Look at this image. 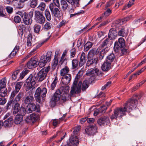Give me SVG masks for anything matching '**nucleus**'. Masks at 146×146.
Listing matches in <instances>:
<instances>
[{"label": "nucleus", "instance_id": "nucleus-1", "mask_svg": "<svg viewBox=\"0 0 146 146\" xmlns=\"http://www.w3.org/2000/svg\"><path fill=\"white\" fill-rule=\"evenodd\" d=\"M142 96L141 94L136 95L127 101L125 104L123 108H119L115 109L114 110V114L110 116L111 119L113 120L116 119L117 117H121L125 115L126 111L129 113L133 110L135 108L138 104L137 98L139 99Z\"/></svg>", "mask_w": 146, "mask_h": 146}, {"label": "nucleus", "instance_id": "nucleus-2", "mask_svg": "<svg viewBox=\"0 0 146 146\" xmlns=\"http://www.w3.org/2000/svg\"><path fill=\"white\" fill-rule=\"evenodd\" d=\"M17 14L20 16L23 19V22L27 25H30L32 22V18L34 14L33 11H31L27 13L25 12L19 11Z\"/></svg>", "mask_w": 146, "mask_h": 146}, {"label": "nucleus", "instance_id": "nucleus-3", "mask_svg": "<svg viewBox=\"0 0 146 146\" xmlns=\"http://www.w3.org/2000/svg\"><path fill=\"white\" fill-rule=\"evenodd\" d=\"M47 92V90L45 88H38L35 94V97L36 101L39 103H41V99L46 96Z\"/></svg>", "mask_w": 146, "mask_h": 146}, {"label": "nucleus", "instance_id": "nucleus-4", "mask_svg": "<svg viewBox=\"0 0 146 146\" xmlns=\"http://www.w3.org/2000/svg\"><path fill=\"white\" fill-rule=\"evenodd\" d=\"M27 82L29 85L27 88L30 89L32 88V90L35 88L36 83L39 82L38 80L36 74H31L26 80Z\"/></svg>", "mask_w": 146, "mask_h": 146}, {"label": "nucleus", "instance_id": "nucleus-5", "mask_svg": "<svg viewBox=\"0 0 146 146\" xmlns=\"http://www.w3.org/2000/svg\"><path fill=\"white\" fill-rule=\"evenodd\" d=\"M50 68L49 66L43 68L36 74L39 82L42 81L46 78Z\"/></svg>", "mask_w": 146, "mask_h": 146}, {"label": "nucleus", "instance_id": "nucleus-6", "mask_svg": "<svg viewBox=\"0 0 146 146\" xmlns=\"http://www.w3.org/2000/svg\"><path fill=\"white\" fill-rule=\"evenodd\" d=\"M35 20L37 23L43 24L45 21V18L44 16L43 13L38 11H36L35 12Z\"/></svg>", "mask_w": 146, "mask_h": 146}, {"label": "nucleus", "instance_id": "nucleus-7", "mask_svg": "<svg viewBox=\"0 0 146 146\" xmlns=\"http://www.w3.org/2000/svg\"><path fill=\"white\" fill-rule=\"evenodd\" d=\"M49 8L53 15L56 18L59 19L61 17L60 9L55 7L52 3L49 5Z\"/></svg>", "mask_w": 146, "mask_h": 146}, {"label": "nucleus", "instance_id": "nucleus-8", "mask_svg": "<svg viewBox=\"0 0 146 146\" xmlns=\"http://www.w3.org/2000/svg\"><path fill=\"white\" fill-rule=\"evenodd\" d=\"M99 72V70L97 68L90 69L88 70L86 74V75L89 76V78L90 81L92 82L95 80L96 76L98 75V72Z\"/></svg>", "mask_w": 146, "mask_h": 146}, {"label": "nucleus", "instance_id": "nucleus-9", "mask_svg": "<svg viewBox=\"0 0 146 146\" xmlns=\"http://www.w3.org/2000/svg\"><path fill=\"white\" fill-rule=\"evenodd\" d=\"M121 47H125V40L123 38H120L118 39V41L115 42L114 46V50L115 52H118Z\"/></svg>", "mask_w": 146, "mask_h": 146}, {"label": "nucleus", "instance_id": "nucleus-10", "mask_svg": "<svg viewBox=\"0 0 146 146\" xmlns=\"http://www.w3.org/2000/svg\"><path fill=\"white\" fill-rule=\"evenodd\" d=\"M57 90L60 91V93L61 94L62 97H64V98L62 100H66L68 96V93L69 90V86L65 85L63 86H62Z\"/></svg>", "mask_w": 146, "mask_h": 146}, {"label": "nucleus", "instance_id": "nucleus-11", "mask_svg": "<svg viewBox=\"0 0 146 146\" xmlns=\"http://www.w3.org/2000/svg\"><path fill=\"white\" fill-rule=\"evenodd\" d=\"M97 127L95 125H90L85 129L86 133L90 135H93L97 132Z\"/></svg>", "mask_w": 146, "mask_h": 146}, {"label": "nucleus", "instance_id": "nucleus-12", "mask_svg": "<svg viewBox=\"0 0 146 146\" xmlns=\"http://www.w3.org/2000/svg\"><path fill=\"white\" fill-rule=\"evenodd\" d=\"M37 61V58L35 57L31 58L27 63V67L29 69L33 68L36 67L37 65L36 64Z\"/></svg>", "mask_w": 146, "mask_h": 146}, {"label": "nucleus", "instance_id": "nucleus-13", "mask_svg": "<svg viewBox=\"0 0 146 146\" xmlns=\"http://www.w3.org/2000/svg\"><path fill=\"white\" fill-rule=\"evenodd\" d=\"M98 60L97 58L91 59V58L88 57V60L86 62V66L88 67L92 66L95 67L98 63Z\"/></svg>", "mask_w": 146, "mask_h": 146}, {"label": "nucleus", "instance_id": "nucleus-14", "mask_svg": "<svg viewBox=\"0 0 146 146\" xmlns=\"http://www.w3.org/2000/svg\"><path fill=\"white\" fill-rule=\"evenodd\" d=\"M62 96L59 90H57L53 96L51 100V103L52 104L53 102L54 104L60 100V98Z\"/></svg>", "mask_w": 146, "mask_h": 146}, {"label": "nucleus", "instance_id": "nucleus-15", "mask_svg": "<svg viewBox=\"0 0 146 146\" xmlns=\"http://www.w3.org/2000/svg\"><path fill=\"white\" fill-rule=\"evenodd\" d=\"M82 84V82L80 81L78 84V86L77 88L72 87L70 94L71 96L77 93H79L81 90V87Z\"/></svg>", "mask_w": 146, "mask_h": 146}, {"label": "nucleus", "instance_id": "nucleus-16", "mask_svg": "<svg viewBox=\"0 0 146 146\" xmlns=\"http://www.w3.org/2000/svg\"><path fill=\"white\" fill-rule=\"evenodd\" d=\"M69 141L68 143L73 146H77L79 144L78 139L77 136L74 135H72L70 137ZM68 143V142H67Z\"/></svg>", "mask_w": 146, "mask_h": 146}, {"label": "nucleus", "instance_id": "nucleus-17", "mask_svg": "<svg viewBox=\"0 0 146 146\" xmlns=\"http://www.w3.org/2000/svg\"><path fill=\"white\" fill-rule=\"evenodd\" d=\"M38 106H37L36 105L33 103L29 104L28 105V109L27 110V113H30L32 112L33 111H38Z\"/></svg>", "mask_w": 146, "mask_h": 146}, {"label": "nucleus", "instance_id": "nucleus-18", "mask_svg": "<svg viewBox=\"0 0 146 146\" xmlns=\"http://www.w3.org/2000/svg\"><path fill=\"white\" fill-rule=\"evenodd\" d=\"M71 79V75L70 74H67L62 76L61 81L64 84L67 85L70 82Z\"/></svg>", "mask_w": 146, "mask_h": 146}, {"label": "nucleus", "instance_id": "nucleus-19", "mask_svg": "<svg viewBox=\"0 0 146 146\" xmlns=\"http://www.w3.org/2000/svg\"><path fill=\"white\" fill-rule=\"evenodd\" d=\"M117 35V31L113 28H111L109 31L108 38L110 40L115 39Z\"/></svg>", "mask_w": 146, "mask_h": 146}, {"label": "nucleus", "instance_id": "nucleus-20", "mask_svg": "<svg viewBox=\"0 0 146 146\" xmlns=\"http://www.w3.org/2000/svg\"><path fill=\"white\" fill-rule=\"evenodd\" d=\"M109 121V118L108 117L106 116H102L97 121L98 123L100 125H103L106 122Z\"/></svg>", "mask_w": 146, "mask_h": 146}, {"label": "nucleus", "instance_id": "nucleus-21", "mask_svg": "<svg viewBox=\"0 0 146 146\" xmlns=\"http://www.w3.org/2000/svg\"><path fill=\"white\" fill-rule=\"evenodd\" d=\"M85 55V54L84 52H83L82 53L79 64V66L80 67L82 66L86 63V60Z\"/></svg>", "mask_w": 146, "mask_h": 146}, {"label": "nucleus", "instance_id": "nucleus-22", "mask_svg": "<svg viewBox=\"0 0 146 146\" xmlns=\"http://www.w3.org/2000/svg\"><path fill=\"white\" fill-rule=\"evenodd\" d=\"M111 67V64L107 61L105 62L102 66L101 68L104 71L108 70Z\"/></svg>", "mask_w": 146, "mask_h": 146}, {"label": "nucleus", "instance_id": "nucleus-23", "mask_svg": "<svg viewBox=\"0 0 146 146\" xmlns=\"http://www.w3.org/2000/svg\"><path fill=\"white\" fill-rule=\"evenodd\" d=\"M100 48H98L97 49L93 48L90 50L88 52V54L90 56L92 57L94 56L97 55L99 52Z\"/></svg>", "mask_w": 146, "mask_h": 146}, {"label": "nucleus", "instance_id": "nucleus-24", "mask_svg": "<svg viewBox=\"0 0 146 146\" xmlns=\"http://www.w3.org/2000/svg\"><path fill=\"white\" fill-rule=\"evenodd\" d=\"M19 47L18 46H16L12 52L10 53L8 56V58L9 59H11L13 57L16 55V54L19 50Z\"/></svg>", "mask_w": 146, "mask_h": 146}, {"label": "nucleus", "instance_id": "nucleus-25", "mask_svg": "<svg viewBox=\"0 0 146 146\" xmlns=\"http://www.w3.org/2000/svg\"><path fill=\"white\" fill-rule=\"evenodd\" d=\"M34 97L31 96H29L26 97L24 99V103L26 104H30L34 100Z\"/></svg>", "mask_w": 146, "mask_h": 146}, {"label": "nucleus", "instance_id": "nucleus-26", "mask_svg": "<svg viewBox=\"0 0 146 146\" xmlns=\"http://www.w3.org/2000/svg\"><path fill=\"white\" fill-rule=\"evenodd\" d=\"M44 56H41L39 62L38 63V65L40 68H42L48 62L44 58Z\"/></svg>", "mask_w": 146, "mask_h": 146}, {"label": "nucleus", "instance_id": "nucleus-27", "mask_svg": "<svg viewBox=\"0 0 146 146\" xmlns=\"http://www.w3.org/2000/svg\"><path fill=\"white\" fill-rule=\"evenodd\" d=\"M23 118L22 115H19V113H18L15 116L14 120L15 123L17 124L20 123L23 120Z\"/></svg>", "mask_w": 146, "mask_h": 146}, {"label": "nucleus", "instance_id": "nucleus-28", "mask_svg": "<svg viewBox=\"0 0 146 146\" xmlns=\"http://www.w3.org/2000/svg\"><path fill=\"white\" fill-rule=\"evenodd\" d=\"M108 51V48L107 47L102 49L100 52L99 55V59L100 60H102L104 56V55L106 54Z\"/></svg>", "mask_w": 146, "mask_h": 146}, {"label": "nucleus", "instance_id": "nucleus-29", "mask_svg": "<svg viewBox=\"0 0 146 146\" xmlns=\"http://www.w3.org/2000/svg\"><path fill=\"white\" fill-rule=\"evenodd\" d=\"M15 104L13 107V113L14 114L19 113L20 108L19 104L17 102H15Z\"/></svg>", "mask_w": 146, "mask_h": 146}, {"label": "nucleus", "instance_id": "nucleus-30", "mask_svg": "<svg viewBox=\"0 0 146 146\" xmlns=\"http://www.w3.org/2000/svg\"><path fill=\"white\" fill-rule=\"evenodd\" d=\"M115 58V56L113 53H111L107 57L106 61L111 64Z\"/></svg>", "mask_w": 146, "mask_h": 146}, {"label": "nucleus", "instance_id": "nucleus-31", "mask_svg": "<svg viewBox=\"0 0 146 146\" xmlns=\"http://www.w3.org/2000/svg\"><path fill=\"white\" fill-rule=\"evenodd\" d=\"M69 71V69L68 67L65 66L64 68L62 69L60 72L61 76H63L67 74V73Z\"/></svg>", "mask_w": 146, "mask_h": 146}, {"label": "nucleus", "instance_id": "nucleus-32", "mask_svg": "<svg viewBox=\"0 0 146 146\" xmlns=\"http://www.w3.org/2000/svg\"><path fill=\"white\" fill-rule=\"evenodd\" d=\"M32 36L31 34H29L28 35L27 42V47H29L31 46L33 42L32 41Z\"/></svg>", "mask_w": 146, "mask_h": 146}, {"label": "nucleus", "instance_id": "nucleus-33", "mask_svg": "<svg viewBox=\"0 0 146 146\" xmlns=\"http://www.w3.org/2000/svg\"><path fill=\"white\" fill-rule=\"evenodd\" d=\"M38 0H30L29 4L30 7L33 8H35L37 5Z\"/></svg>", "mask_w": 146, "mask_h": 146}, {"label": "nucleus", "instance_id": "nucleus-34", "mask_svg": "<svg viewBox=\"0 0 146 146\" xmlns=\"http://www.w3.org/2000/svg\"><path fill=\"white\" fill-rule=\"evenodd\" d=\"M93 44L91 42L88 41V42L84 45V50L85 51H87L89 49L91 48Z\"/></svg>", "mask_w": 146, "mask_h": 146}, {"label": "nucleus", "instance_id": "nucleus-35", "mask_svg": "<svg viewBox=\"0 0 146 146\" xmlns=\"http://www.w3.org/2000/svg\"><path fill=\"white\" fill-rule=\"evenodd\" d=\"M118 35L119 36L124 37L127 36V33L125 29L122 28L118 31Z\"/></svg>", "mask_w": 146, "mask_h": 146}, {"label": "nucleus", "instance_id": "nucleus-36", "mask_svg": "<svg viewBox=\"0 0 146 146\" xmlns=\"http://www.w3.org/2000/svg\"><path fill=\"white\" fill-rule=\"evenodd\" d=\"M66 0H62L61 1V5L63 11H66L68 6V4Z\"/></svg>", "mask_w": 146, "mask_h": 146}, {"label": "nucleus", "instance_id": "nucleus-37", "mask_svg": "<svg viewBox=\"0 0 146 146\" xmlns=\"http://www.w3.org/2000/svg\"><path fill=\"white\" fill-rule=\"evenodd\" d=\"M52 52L51 51H48L46 54V55L45 56H44V59L48 62L50 61L51 59V57L52 56Z\"/></svg>", "mask_w": 146, "mask_h": 146}, {"label": "nucleus", "instance_id": "nucleus-38", "mask_svg": "<svg viewBox=\"0 0 146 146\" xmlns=\"http://www.w3.org/2000/svg\"><path fill=\"white\" fill-rule=\"evenodd\" d=\"M44 15L46 20L50 21L51 19V16L49 10L46 9L44 11Z\"/></svg>", "mask_w": 146, "mask_h": 146}, {"label": "nucleus", "instance_id": "nucleus-39", "mask_svg": "<svg viewBox=\"0 0 146 146\" xmlns=\"http://www.w3.org/2000/svg\"><path fill=\"white\" fill-rule=\"evenodd\" d=\"M7 93V90L6 88L0 89V96L4 97L6 96Z\"/></svg>", "mask_w": 146, "mask_h": 146}, {"label": "nucleus", "instance_id": "nucleus-40", "mask_svg": "<svg viewBox=\"0 0 146 146\" xmlns=\"http://www.w3.org/2000/svg\"><path fill=\"white\" fill-rule=\"evenodd\" d=\"M7 80L6 78H4L0 80V89L6 88L5 86L6 84Z\"/></svg>", "mask_w": 146, "mask_h": 146}, {"label": "nucleus", "instance_id": "nucleus-41", "mask_svg": "<svg viewBox=\"0 0 146 146\" xmlns=\"http://www.w3.org/2000/svg\"><path fill=\"white\" fill-rule=\"evenodd\" d=\"M109 38H107L104 40L103 42L101 44V47L103 48L104 47L108 46V44L111 42Z\"/></svg>", "mask_w": 146, "mask_h": 146}, {"label": "nucleus", "instance_id": "nucleus-42", "mask_svg": "<svg viewBox=\"0 0 146 146\" xmlns=\"http://www.w3.org/2000/svg\"><path fill=\"white\" fill-rule=\"evenodd\" d=\"M88 87V81L86 80H84L82 83V89L83 91H84Z\"/></svg>", "mask_w": 146, "mask_h": 146}, {"label": "nucleus", "instance_id": "nucleus-43", "mask_svg": "<svg viewBox=\"0 0 146 146\" xmlns=\"http://www.w3.org/2000/svg\"><path fill=\"white\" fill-rule=\"evenodd\" d=\"M23 95V92H20L17 95L13 102L15 103V102H17L20 101L21 100Z\"/></svg>", "mask_w": 146, "mask_h": 146}, {"label": "nucleus", "instance_id": "nucleus-44", "mask_svg": "<svg viewBox=\"0 0 146 146\" xmlns=\"http://www.w3.org/2000/svg\"><path fill=\"white\" fill-rule=\"evenodd\" d=\"M5 9L1 6H0V17L6 18L7 16Z\"/></svg>", "mask_w": 146, "mask_h": 146}, {"label": "nucleus", "instance_id": "nucleus-45", "mask_svg": "<svg viewBox=\"0 0 146 146\" xmlns=\"http://www.w3.org/2000/svg\"><path fill=\"white\" fill-rule=\"evenodd\" d=\"M78 65V61L76 59H73L72 61V69H76Z\"/></svg>", "mask_w": 146, "mask_h": 146}, {"label": "nucleus", "instance_id": "nucleus-46", "mask_svg": "<svg viewBox=\"0 0 146 146\" xmlns=\"http://www.w3.org/2000/svg\"><path fill=\"white\" fill-rule=\"evenodd\" d=\"M23 83L22 82H17L15 86V90L17 92H19L20 90L21 87L23 85Z\"/></svg>", "mask_w": 146, "mask_h": 146}, {"label": "nucleus", "instance_id": "nucleus-47", "mask_svg": "<svg viewBox=\"0 0 146 146\" xmlns=\"http://www.w3.org/2000/svg\"><path fill=\"white\" fill-rule=\"evenodd\" d=\"M58 81V78L55 77L51 85V89L52 90H54L56 87Z\"/></svg>", "mask_w": 146, "mask_h": 146}, {"label": "nucleus", "instance_id": "nucleus-48", "mask_svg": "<svg viewBox=\"0 0 146 146\" xmlns=\"http://www.w3.org/2000/svg\"><path fill=\"white\" fill-rule=\"evenodd\" d=\"M19 72V70H16L13 72L11 76L12 79L13 80H15L17 79V75Z\"/></svg>", "mask_w": 146, "mask_h": 146}, {"label": "nucleus", "instance_id": "nucleus-49", "mask_svg": "<svg viewBox=\"0 0 146 146\" xmlns=\"http://www.w3.org/2000/svg\"><path fill=\"white\" fill-rule=\"evenodd\" d=\"M30 116L32 122L36 121L38 118V116L37 114L33 113L31 114Z\"/></svg>", "mask_w": 146, "mask_h": 146}, {"label": "nucleus", "instance_id": "nucleus-50", "mask_svg": "<svg viewBox=\"0 0 146 146\" xmlns=\"http://www.w3.org/2000/svg\"><path fill=\"white\" fill-rule=\"evenodd\" d=\"M40 27L41 26L40 25L37 24H35L33 27L35 32L38 33L40 31Z\"/></svg>", "mask_w": 146, "mask_h": 146}, {"label": "nucleus", "instance_id": "nucleus-51", "mask_svg": "<svg viewBox=\"0 0 146 146\" xmlns=\"http://www.w3.org/2000/svg\"><path fill=\"white\" fill-rule=\"evenodd\" d=\"M19 115H22L23 116V115H25L26 113H27V110H26L24 107L22 106L19 109Z\"/></svg>", "mask_w": 146, "mask_h": 146}, {"label": "nucleus", "instance_id": "nucleus-52", "mask_svg": "<svg viewBox=\"0 0 146 146\" xmlns=\"http://www.w3.org/2000/svg\"><path fill=\"white\" fill-rule=\"evenodd\" d=\"M46 7L45 4L43 2H41L38 7V8L40 10L43 11Z\"/></svg>", "mask_w": 146, "mask_h": 146}, {"label": "nucleus", "instance_id": "nucleus-53", "mask_svg": "<svg viewBox=\"0 0 146 146\" xmlns=\"http://www.w3.org/2000/svg\"><path fill=\"white\" fill-rule=\"evenodd\" d=\"M58 59L57 57H56V55H55L53 61L52 67L55 68L58 64Z\"/></svg>", "mask_w": 146, "mask_h": 146}, {"label": "nucleus", "instance_id": "nucleus-54", "mask_svg": "<svg viewBox=\"0 0 146 146\" xmlns=\"http://www.w3.org/2000/svg\"><path fill=\"white\" fill-rule=\"evenodd\" d=\"M72 5V8L70 9L69 11V12L70 13H72L74 12L75 9H76V7H78L79 6H77L76 4L74 3H70Z\"/></svg>", "mask_w": 146, "mask_h": 146}, {"label": "nucleus", "instance_id": "nucleus-55", "mask_svg": "<svg viewBox=\"0 0 146 146\" xmlns=\"http://www.w3.org/2000/svg\"><path fill=\"white\" fill-rule=\"evenodd\" d=\"M125 47H121L120 48L121 49V55H124L127 54V50L125 48Z\"/></svg>", "mask_w": 146, "mask_h": 146}, {"label": "nucleus", "instance_id": "nucleus-56", "mask_svg": "<svg viewBox=\"0 0 146 146\" xmlns=\"http://www.w3.org/2000/svg\"><path fill=\"white\" fill-rule=\"evenodd\" d=\"M13 121V119L12 118H10L8 119L5 121L3 123V125L4 126H7L9 125V124L11 123V121Z\"/></svg>", "mask_w": 146, "mask_h": 146}, {"label": "nucleus", "instance_id": "nucleus-57", "mask_svg": "<svg viewBox=\"0 0 146 146\" xmlns=\"http://www.w3.org/2000/svg\"><path fill=\"white\" fill-rule=\"evenodd\" d=\"M107 109V107L106 105H104L99 108L98 111L100 112L103 113L105 112Z\"/></svg>", "mask_w": 146, "mask_h": 146}, {"label": "nucleus", "instance_id": "nucleus-58", "mask_svg": "<svg viewBox=\"0 0 146 146\" xmlns=\"http://www.w3.org/2000/svg\"><path fill=\"white\" fill-rule=\"evenodd\" d=\"M107 109V107L106 105H104L99 108L98 111L100 112L103 113L105 112Z\"/></svg>", "mask_w": 146, "mask_h": 146}, {"label": "nucleus", "instance_id": "nucleus-59", "mask_svg": "<svg viewBox=\"0 0 146 146\" xmlns=\"http://www.w3.org/2000/svg\"><path fill=\"white\" fill-rule=\"evenodd\" d=\"M145 19L143 17L139 18L134 20L133 22V24L134 25H136L139 23L141 21H143Z\"/></svg>", "mask_w": 146, "mask_h": 146}, {"label": "nucleus", "instance_id": "nucleus-60", "mask_svg": "<svg viewBox=\"0 0 146 146\" xmlns=\"http://www.w3.org/2000/svg\"><path fill=\"white\" fill-rule=\"evenodd\" d=\"M13 100H10L9 101L7 104V106L5 107L7 110H10L12 105Z\"/></svg>", "mask_w": 146, "mask_h": 146}, {"label": "nucleus", "instance_id": "nucleus-61", "mask_svg": "<svg viewBox=\"0 0 146 146\" xmlns=\"http://www.w3.org/2000/svg\"><path fill=\"white\" fill-rule=\"evenodd\" d=\"M7 12L9 14L12 13L13 11V7L10 6H7L5 8Z\"/></svg>", "mask_w": 146, "mask_h": 146}, {"label": "nucleus", "instance_id": "nucleus-62", "mask_svg": "<svg viewBox=\"0 0 146 146\" xmlns=\"http://www.w3.org/2000/svg\"><path fill=\"white\" fill-rule=\"evenodd\" d=\"M51 25L50 23L47 22L45 24L44 27L48 30L51 29Z\"/></svg>", "mask_w": 146, "mask_h": 146}, {"label": "nucleus", "instance_id": "nucleus-63", "mask_svg": "<svg viewBox=\"0 0 146 146\" xmlns=\"http://www.w3.org/2000/svg\"><path fill=\"white\" fill-rule=\"evenodd\" d=\"M28 72V70H26L24 71H23L20 74L19 78L21 79H22Z\"/></svg>", "mask_w": 146, "mask_h": 146}, {"label": "nucleus", "instance_id": "nucleus-64", "mask_svg": "<svg viewBox=\"0 0 146 146\" xmlns=\"http://www.w3.org/2000/svg\"><path fill=\"white\" fill-rule=\"evenodd\" d=\"M81 127L80 126H77L75 129H74V130L73 132V133L74 135H75L77 134V133L80 130Z\"/></svg>", "mask_w": 146, "mask_h": 146}]
</instances>
